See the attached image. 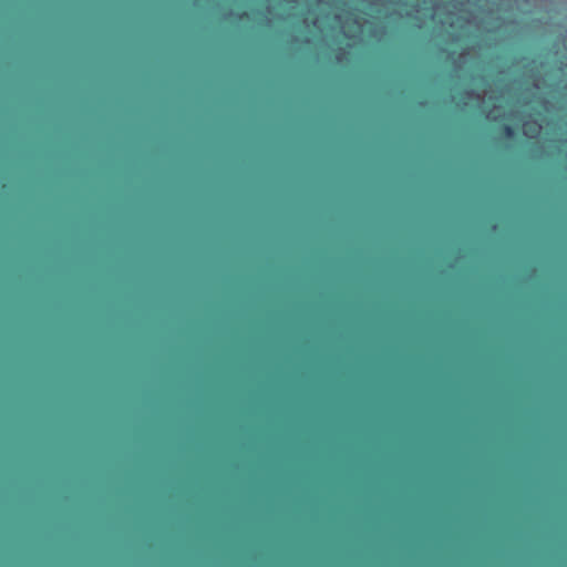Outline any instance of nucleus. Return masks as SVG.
Masks as SVG:
<instances>
[{"instance_id":"obj_1","label":"nucleus","mask_w":567,"mask_h":567,"mask_svg":"<svg viewBox=\"0 0 567 567\" xmlns=\"http://www.w3.org/2000/svg\"><path fill=\"white\" fill-rule=\"evenodd\" d=\"M503 132H504L505 136H507V137H513L515 134V131H514L513 126H511V125H505L503 127Z\"/></svg>"}]
</instances>
